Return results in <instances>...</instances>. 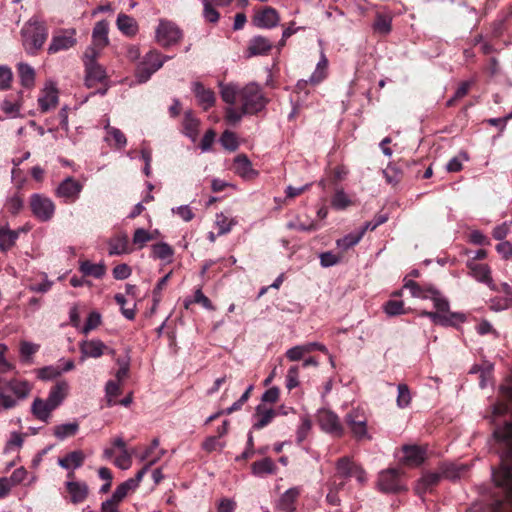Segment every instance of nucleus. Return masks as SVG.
I'll use <instances>...</instances> for the list:
<instances>
[{"instance_id":"21","label":"nucleus","mask_w":512,"mask_h":512,"mask_svg":"<svg viewBox=\"0 0 512 512\" xmlns=\"http://www.w3.org/2000/svg\"><path fill=\"white\" fill-rule=\"evenodd\" d=\"M404 462L409 466H419L425 460V450L416 445H405L403 447Z\"/></svg>"},{"instance_id":"3","label":"nucleus","mask_w":512,"mask_h":512,"mask_svg":"<svg viewBox=\"0 0 512 512\" xmlns=\"http://www.w3.org/2000/svg\"><path fill=\"white\" fill-rule=\"evenodd\" d=\"M21 36L26 52L35 55L48 38V28L44 23L31 19L22 28Z\"/></svg>"},{"instance_id":"9","label":"nucleus","mask_w":512,"mask_h":512,"mask_svg":"<svg viewBox=\"0 0 512 512\" xmlns=\"http://www.w3.org/2000/svg\"><path fill=\"white\" fill-rule=\"evenodd\" d=\"M159 460V457L151 460L149 464H146L142 469H140L135 477L129 478L128 480L121 483L112 494L113 500L121 502L130 492H133L137 489L140 482L142 481L144 475L149 470V468L154 465Z\"/></svg>"},{"instance_id":"60","label":"nucleus","mask_w":512,"mask_h":512,"mask_svg":"<svg viewBox=\"0 0 512 512\" xmlns=\"http://www.w3.org/2000/svg\"><path fill=\"white\" fill-rule=\"evenodd\" d=\"M132 273V269L126 263L119 264L113 268V277L117 280L127 279Z\"/></svg>"},{"instance_id":"6","label":"nucleus","mask_w":512,"mask_h":512,"mask_svg":"<svg viewBox=\"0 0 512 512\" xmlns=\"http://www.w3.org/2000/svg\"><path fill=\"white\" fill-rule=\"evenodd\" d=\"M96 51L89 48L85 52V84L88 88H94L97 84H104L107 75L105 69L96 62Z\"/></svg>"},{"instance_id":"44","label":"nucleus","mask_w":512,"mask_h":512,"mask_svg":"<svg viewBox=\"0 0 512 512\" xmlns=\"http://www.w3.org/2000/svg\"><path fill=\"white\" fill-rule=\"evenodd\" d=\"M153 240V234L144 228H137L133 234L132 243L136 249H142L148 242Z\"/></svg>"},{"instance_id":"18","label":"nucleus","mask_w":512,"mask_h":512,"mask_svg":"<svg viewBox=\"0 0 512 512\" xmlns=\"http://www.w3.org/2000/svg\"><path fill=\"white\" fill-rule=\"evenodd\" d=\"M468 469V465L463 463L443 462L439 465L442 477L453 481L466 475Z\"/></svg>"},{"instance_id":"1","label":"nucleus","mask_w":512,"mask_h":512,"mask_svg":"<svg viewBox=\"0 0 512 512\" xmlns=\"http://www.w3.org/2000/svg\"><path fill=\"white\" fill-rule=\"evenodd\" d=\"M493 436L500 464L492 470L494 488L487 508L489 512H512V423L496 428Z\"/></svg>"},{"instance_id":"33","label":"nucleus","mask_w":512,"mask_h":512,"mask_svg":"<svg viewBox=\"0 0 512 512\" xmlns=\"http://www.w3.org/2000/svg\"><path fill=\"white\" fill-rule=\"evenodd\" d=\"M199 124H200V121L199 119H197L193 112L192 111H187L185 112L184 114V119H183V129H184V133L192 138L193 140L197 137L198 135V127H199Z\"/></svg>"},{"instance_id":"47","label":"nucleus","mask_w":512,"mask_h":512,"mask_svg":"<svg viewBox=\"0 0 512 512\" xmlns=\"http://www.w3.org/2000/svg\"><path fill=\"white\" fill-rule=\"evenodd\" d=\"M8 388L20 399L27 397L30 387L27 382L13 380L8 383Z\"/></svg>"},{"instance_id":"32","label":"nucleus","mask_w":512,"mask_h":512,"mask_svg":"<svg viewBox=\"0 0 512 512\" xmlns=\"http://www.w3.org/2000/svg\"><path fill=\"white\" fill-rule=\"evenodd\" d=\"M468 267L471 270V273L475 279L478 281L490 284L492 282V278L490 275V269L486 264H479L475 262H469Z\"/></svg>"},{"instance_id":"59","label":"nucleus","mask_w":512,"mask_h":512,"mask_svg":"<svg viewBox=\"0 0 512 512\" xmlns=\"http://www.w3.org/2000/svg\"><path fill=\"white\" fill-rule=\"evenodd\" d=\"M21 104L17 101L14 102L9 98H6L1 103V109L3 112H5L7 115L17 116L19 110H20Z\"/></svg>"},{"instance_id":"17","label":"nucleus","mask_w":512,"mask_h":512,"mask_svg":"<svg viewBox=\"0 0 512 512\" xmlns=\"http://www.w3.org/2000/svg\"><path fill=\"white\" fill-rule=\"evenodd\" d=\"M133 248L129 245V238L126 233H119L112 236L108 241V253L110 256L129 254Z\"/></svg>"},{"instance_id":"51","label":"nucleus","mask_w":512,"mask_h":512,"mask_svg":"<svg viewBox=\"0 0 512 512\" xmlns=\"http://www.w3.org/2000/svg\"><path fill=\"white\" fill-rule=\"evenodd\" d=\"M221 144L229 151H235L238 148L236 134L232 131L225 130L220 138Z\"/></svg>"},{"instance_id":"42","label":"nucleus","mask_w":512,"mask_h":512,"mask_svg":"<svg viewBox=\"0 0 512 512\" xmlns=\"http://www.w3.org/2000/svg\"><path fill=\"white\" fill-rule=\"evenodd\" d=\"M173 254V248L165 242H160L152 246L151 256L155 259L166 260L172 257Z\"/></svg>"},{"instance_id":"40","label":"nucleus","mask_w":512,"mask_h":512,"mask_svg":"<svg viewBox=\"0 0 512 512\" xmlns=\"http://www.w3.org/2000/svg\"><path fill=\"white\" fill-rule=\"evenodd\" d=\"M167 59H169V57L163 56L160 52L153 50L146 54L143 62L152 68V71L156 72L163 66Z\"/></svg>"},{"instance_id":"43","label":"nucleus","mask_w":512,"mask_h":512,"mask_svg":"<svg viewBox=\"0 0 512 512\" xmlns=\"http://www.w3.org/2000/svg\"><path fill=\"white\" fill-rule=\"evenodd\" d=\"M39 107L42 112H47L50 108L55 107L58 103V95L56 89L48 90L45 96L38 99Z\"/></svg>"},{"instance_id":"20","label":"nucleus","mask_w":512,"mask_h":512,"mask_svg":"<svg viewBox=\"0 0 512 512\" xmlns=\"http://www.w3.org/2000/svg\"><path fill=\"white\" fill-rule=\"evenodd\" d=\"M69 385L66 381H58L49 391L46 399L50 406L56 409L61 405L68 394Z\"/></svg>"},{"instance_id":"41","label":"nucleus","mask_w":512,"mask_h":512,"mask_svg":"<svg viewBox=\"0 0 512 512\" xmlns=\"http://www.w3.org/2000/svg\"><path fill=\"white\" fill-rule=\"evenodd\" d=\"M240 90L235 84L222 85L220 91L221 98L225 103L233 105L236 102V98H240Z\"/></svg>"},{"instance_id":"46","label":"nucleus","mask_w":512,"mask_h":512,"mask_svg":"<svg viewBox=\"0 0 512 512\" xmlns=\"http://www.w3.org/2000/svg\"><path fill=\"white\" fill-rule=\"evenodd\" d=\"M108 26L104 21L97 22L93 29V39L94 41L100 45L105 46L108 43Z\"/></svg>"},{"instance_id":"39","label":"nucleus","mask_w":512,"mask_h":512,"mask_svg":"<svg viewBox=\"0 0 512 512\" xmlns=\"http://www.w3.org/2000/svg\"><path fill=\"white\" fill-rule=\"evenodd\" d=\"M351 205H353V201L344 192V190L337 189L331 198V206L335 210H344Z\"/></svg>"},{"instance_id":"27","label":"nucleus","mask_w":512,"mask_h":512,"mask_svg":"<svg viewBox=\"0 0 512 512\" xmlns=\"http://www.w3.org/2000/svg\"><path fill=\"white\" fill-rule=\"evenodd\" d=\"M85 454L81 450H75L66 454L65 457L58 459V464L64 469H77L83 465Z\"/></svg>"},{"instance_id":"4","label":"nucleus","mask_w":512,"mask_h":512,"mask_svg":"<svg viewBox=\"0 0 512 512\" xmlns=\"http://www.w3.org/2000/svg\"><path fill=\"white\" fill-rule=\"evenodd\" d=\"M241 110L244 114H256L267 104L261 88L257 84H248L240 90Z\"/></svg>"},{"instance_id":"13","label":"nucleus","mask_w":512,"mask_h":512,"mask_svg":"<svg viewBox=\"0 0 512 512\" xmlns=\"http://www.w3.org/2000/svg\"><path fill=\"white\" fill-rule=\"evenodd\" d=\"M82 184L73 177H67L57 188V196L63 198L65 203L75 202L82 191Z\"/></svg>"},{"instance_id":"56","label":"nucleus","mask_w":512,"mask_h":512,"mask_svg":"<svg viewBox=\"0 0 512 512\" xmlns=\"http://www.w3.org/2000/svg\"><path fill=\"white\" fill-rule=\"evenodd\" d=\"M411 395L409 388L406 384L398 385V396H397V405L400 408H405L410 404Z\"/></svg>"},{"instance_id":"48","label":"nucleus","mask_w":512,"mask_h":512,"mask_svg":"<svg viewBox=\"0 0 512 512\" xmlns=\"http://www.w3.org/2000/svg\"><path fill=\"white\" fill-rule=\"evenodd\" d=\"M363 236V232L358 234H348L344 236L341 239H338L336 241V245L338 248H341L342 250L346 251L349 248L355 246L358 244Z\"/></svg>"},{"instance_id":"7","label":"nucleus","mask_w":512,"mask_h":512,"mask_svg":"<svg viewBox=\"0 0 512 512\" xmlns=\"http://www.w3.org/2000/svg\"><path fill=\"white\" fill-rule=\"evenodd\" d=\"M182 38V31L179 27L166 20H161L156 29L157 42L163 47H169L180 41Z\"/></svg>"},{"instance_id":"53","label":"nucleus","mask_w":512,"mask_h":512,"mask_svg":"<svg viewBox=\"0 0 512 512\" xmlns=\"http://www.w3.org/2000/svg\"><path fill=\"white\" fill-rule=\"evenodd\" d=\"M204 6L203 15L206 21L216 23L219 20L220 14L215 9L210 0H201Z\"/></svg>"},{"instance_id":"62","label":"nucleus","mask_w":512,"mask_h":512,"mask_svg":"<svg viewBox=\"0 0 512 512\" xmlns=\"http://www.w3.org/2000/svg\"><path fill=\"white\" fill-rule=\"evenodd\" d=\"M61 374V370L53 366H47L39 369L38 377L42 380H52Z\"/></svg>"},{"instance_id":"5","label":"nucleus","mask_w":512,"mask_h":512,"mask_svg":"<svg viewBox=\"0 0 512 512\" xmlns=\"http://www.w3.org/2000/svg\"><path fill=\"white\" fill-rule=\"evenodd\" d=\"M345 423L356 441L371 440L372 437L367 430V416L363 409L357 407L350 410L345 416Z\"/></svg>"},{"instance_id":"52","label":"nucleus","mask_w":512,"mask_h":512,"mask_svg":"<svg viewBox=\"0 0 512 512\" xmlns=\"http://www.w3.org/2000/svg\"><path fill=\"white\" fill-rule=\"evenodd\" d=\"M384 311L389 315V316H396V315H401V314H405L406 311L404 309V303L403 301H399V300H389L385 303L384 305Z\"/></svg>"},{"instance_id":"14","label":"nucleus","mask_w":512,"mask_h":512,"mask_svg":"<svg viewBox=\"0 0 512 512\" xmlns=\"http://www.w3.org/2000/svg\"><path fill=\"white\" fill-rule=\"evenodd\" d=\"M75 30H64L54 34L48 47L49 54L68 50L76 44Z\"/></svg>"},{"instance_id":"31","label":"nucleus","mask_w":512,"mask_h":512,"mask_svg":"<svg viewBox=\"0 0 512 512\" xmlns=\"http://www.w3.org/2000/svg\"><path fill=\"white\" fill-rule=\"evenodd\" d=\"M117 27L127 36H134L138 31L135 19L123 13H120L117 17Z\"/></svg>"},{"instance_id":"10","label":"nucleus","mask_w":512,"mask_h":512,"mask_svg":"<svg viewBox=\"0 0 512 512\" xmlns=\"http://www.w3.org/2000/svg\"><path fill=\"white\" fill-rule=\"evenodd\" d=\"M378 487L384 493H398L407 490L402 484L400 471L395 468L382 471L379 474Z\"/></svg>"},{"instance_id":"12","label":"nucleus","mask_w":512,"mask_h":512,"mask_svg":"<svg viewBox=\"0 0 512 512\" xmlns=\"http://www.w3.org/2000/svg\"><path fill=\"white\" fill-rule=\"evenodd\" d=\"M79 349L81 352V360L86 358H99L105 353H109L111 355L115 354L113 349H109L101 340L92 339L85 340L79 344Z\"/></svg>"},{"instance_id":"45","label":"nucleus","mask_w":512,"mask_h":512,"mask_svg":"<svg viewBox=\"0 0 512 512\" xmlns=\"http://www.w3.org/2000/svg\"><path fill=\"white\" fill-rule=\"evenodd\" d=\"M328 66V60L325 55H322L321 60L317 64L316 70L309 78V83L312 85H317L322 82L326 78V69Z\"/></svg>"},{"instance_id":"49","label":"nucleus","mask_w":512,"mask_h":512,"mask_svg":"<svg viewBox=\"0 0 512 512\" xmlns=\"http://www.w3.org/2000/svg\"><path fill=\"white\" fill-rule=\"evenodd\" d=\"M342 257V254H335L331 251L323 252L319 255L320 265L324 268L335 266L341 262Z\"/></svg>"},{"instance_id":"57","label":"nucleus","mask_w":512,"mask_h":512,"mask_svg":"<svg viewBox=\"0 0 512 512\" xmlns=\"http://www.w3.org/2000/svg\"><path fill=\"white\" fill-rule=\"evenodd\" d=\"M107 133H108V136L114 140L115 145L118 148H122L126 145L127 140H126L124 133L121 130H119L115 127H108Z\"/></svg>"},{"instance_id":"64","label":"nucleus","mask_w":512,"mask_h":512,"mask_svg":"<svg viewBox=\"0 0 512 512\" xmlns=\"http://www.w3.org/2000/svg\"><path fill=\"white\" fill-rule=\"evenodd\" d=\"M223 446L224 445L218 441V437L216 436H210L202 443V448L208 453L221 450Z\"/></svg>"},{"instance_id":"26","label":"nucleus","mask_w":512,"mask_h":512,"mask_svg":"<svg viewBox=\"0 0 512 512\" xmlns=\"http://www.w3.org/2000/svg\"><path fill=\"white\" fill-rule=\"evenodd\" d=\"M277 466L269 457H265L259 461H255L251 465V472L254 476L263 477L265 475L275 474Z\"/></svg>"},{"instance_id":"61","label":"nucleus","mask_w":512,"mask_h":512,"mask_svg":"<svg viewBox=\"0 0 512 512\" xmlns=\"http://www.w3.org/2000/svg\"><path fill=\"white\" fill-rule=\"evenodd\" d=\"M243 115L245 114L242 113L241 107L239 109L227 107L225 111L226 121L231 125L239 123Z\"/></svg>"},{"instance_id":"8","label":"nucleus","mask_w":512,"mask_h":512,"mask_svg":"<svg viewBox=\"0 0 512 512\" xmlns=\"http://www.w3.org/2000/svg\"><path fill=\"white\" fill-rule=\"evenodd\" d=\"M30 208L33 215L42 222L49 221L55 213L53 201L40 194H33L30 197Z\"/></svg>"},{"instance_id":"29","label":"nucleus","mask_w":512,"mask_h":512,"mask_svg":"<svg viewBox=\"0 0 512 512\" xmlns=\"http://www.w3.org/2000/svg\"><path fill=\"white\" fill-rule=\"evenodd\" d=\"M300 495L297 488L288 489L279 500V509L283 512H295V503Z\"/></svg>"},{"instance_id":"11","label":"nucleus","mask_w":512,"mask_h":512,"mask_svg":"<svg viewBox=\"0 0 512 512\" xmlns=\"http://www.w3.org/2000/svg\"><path fill=\"white\" fill-rule=\"evenodd\" d=\"M317 420L323 431L339 438L344 435L345 429L334 412L322 409L317 414Z\"/></svg>"},{"instance_id":"36","label":"nucleus","mask_w":512,"mask_h":512,"mask_svg":"<svg viewBox=\"0 0 512 512\" xmlns=\"http://www.w3.org/2000/svg\"><path fill=\"white\" fill-rule=\"evenodd\" d=\"M18 238V233L16 231H12L8 228L0 226V250L7 251L9 250L16 242Z\"/></svg>"},{"instance_id":"38","label":"nucleus","mask_w":512,"mask_h":512,"mask_svg":"<svg viewBox=\"0 0 512 512\" xmlns=\"http://www.w3.org/2000/svg\"><path fill=\"white\" fill-rule=\"evenodd\" d=\"M80 271L85 276H93L96 279L101 278L106 271V268L103 264H94L90 261H83L80 265Z\"/></svg>"},{"instance_id":"35","label":"nucleus","mask_w":512,"mask_h":512,"mask_svg":"<svg viewBox=\"0 0 512 512\" xmlns=\"http://www.w3.org/2000/svg\"><path fill=\"white\" fill-rule=\"evenodd\" d=\"M234 172L242 177H247L253 171L250 160L245 154H239L235 157L233 163Z\"/></svg>"},{"instance_id":"54","label":"nucleus","mask_w":512,"mask_h":512,"mask_svg":"<svg viewBox=\"0 0 512 512\" xmlns=\"http://www.w3.org/2000/svg\"><path fill=\"white\" fill-rule=\"evenodd\" d=\"M105 390H106V396L108 398V406L115 405L116 402L113 399L118 397L121 394L120 385L116 381L109 380L106 383Z\"/></svg>"},{"instance_id":"23","label":"nucleus","mask_w":512,"mask_h":512,"mask_svg":"<svg viewBox=\"0 0 512 512\" xmlns=\"http://www.w3.org/2000/svg\"><path fill=\"white\" fill-rule=\"evenodd\" d=\"M276 415V410L271 408L268 409L262 404L258 405L254 414L256 421L253 424V428L260 430L266 427L272 422Z\"/></svg>"},{"instance_id":"55","label":"nucleus","mask_w":512,"mask_h":512,"mask_svg":"<svg viewBox=\"0 0 512 512\" xmlns=\"http://www.w3.org/2000/svg\"><path fill=\"white\" fill-rule=\"evenodd\" d=\"M299 365H292L286 375V388L291 391L299 385Z\"/></svg>"},{"instance_id":"30","label":"nucleus","mask_w":512,"mask_h":512,"mask_svg":"<svg viewBox=\"0 0 512 512\" xmlns=\"http://www.w3.org/2000/svg\"><path fill=\"white\" fill-rule=\"evenodd\" d=\"M357 464H355L349 457H341L336 462L335 478L346 479L353 477V472Z\"/></svg>"},{"instance_id":"22","label":"nucleus","mask_w":512,"mask_h":512,"mask_svg":"<svg viewBox=\"0 0 512 512\" xmlns=\"http://www.w3.org/2000/svg\"><path fill=\"white\" fill-rule=\"evenodd\" d=\"M193 92L198 99L199 105L208 110L215 103V94L211 89H206L200 82L194 83Z\"/></svg>"},{"instance_id":"37","label":"nucleus","mask_w":512,"mask_h":512,"mask_svg":"<svg viewBox=\"0 0 512 512\" xmlns=\"http://www.w3.org/2000/svg\"><path fill=\"white\" fill-rule=\"evenodd\" d=\"M18 73L21 79V84L25 88H31L34 85L35 80V72L34 69L25 63H20L18 65Z\"/></svg>"},{"instance_id":"58","label":"nucleus","mask_w":512,"mask_h":512,"mask_svg":"<svg viewBox=\"0 0 512 512\" xmlns=\"http://www.w3.org/2000/svg\"><path fill=\"white\" fill-rule=\"evenodd\" d=\"M40 346L27 341L20 343V355L24 360H28L33 354L39 350Z\"/></svg>"},{"instance_id":"19","label":"nucleus","mask_w":512,"mask_h":512,"mask_svg":"<svg viewBox=\"0 0 512 512\" xmlns=\"http://www.w3.org/2000/svg\"><path fill=\"white\" fill-rule=\"evenodd\" d=\"M272 42L263 36H255L249 41L247 48L248 57L267 55L272 49Z\"/></svg>"},{"instance_id":"34","label":"nucleus","mask_w":512,"mask_h":512,"mask_svg":"<svg viewBox=\"0 0 512 512\" xmlns=\"http://www.w3.org/2000/svg\"><path fill=\"white\" fill-rule=\"evenodd\" d=\"M78 430L79 424L75 421L72 423L56 425L53 428V435L60 440H64L67 437L76 435Z\"/></svg>"},{"instance_id":"63","label":"nucleus","mask_w":512,"mask_h":512,"mask_svg":"<svg viewBox=\"0 0 512 512\" xmlns=\"http://www.w3.org/2000/svg\"><path fill=\"white\" fill-rule=\"evenodd\" d=\"M101 323V316L97 312H91L87 317L86 323L83 327V332L88 333L89 331L95 329Z\"/></svg>"},{"instance_id":"2","label":"nucleus","mask_w":512,"mask_h":512,"mask_svg":"<svg viewBox=\"0 0 512 512\" xmlns=\"http://www.w3.org/2000/svg\"><path fill=\"white\" fill-rule=\"evenodd\" d=\"M404 287L410 290L413 297L433 301L436 311L423 310L420 315L429 318L434 324L457 327L460 323L465 322L466 316L463 313L451 312L448 299L433 284L408 280Z\"/></svg>"},{"instance_id":"50","label":"nucleus","mask_w":512,"mask_h":512,"mask_svg":"<svg viewBox=\"0 0 512 512\" xmlns=\"http://www.w3.org/2000/svg\"><path fill=\"white\" fill-rule=\"evenodd\" d=\"M373 28L378 33L383 35L388 34L391 31V18L378 14L373 24Z\"/></svg>"},{"instance_id":"25","label":"nucleus","mask_w":512,"mask_h":512,"mask_svg":"<svg viewBox=\"0 0 512 512\" xmlns=\"http://www.w3.org/2000/svg\"><path fill=\"white\" fill-rule=\"evenodd\" d=\"M407 166V161H399L395 164H389L383 171L386 182L391 185L398 184L403 178V168Z\"/></svg>"},{"instance_id":"28","label":"nucleus","mask_w":512,"mask_h":512,"mask_svg":"<svg viewBox=\"0 0 512 512\" xmlns=\"http://www.w3.org/2000/svg\"><path fill=\"white\" fill-rule=\"evenodd\" d=\"M55 410L50 406L47 400L36 398L31 406L32 414L43 422H48L51 412Z\"/></svg>"},{"instance_id":"24","label":"nucleus","mask_w":512,"mask_h":512,"mask_svg":"<svg viewBox=\"0 0 512 512\" xmlns=\"http://www.w3.org/2000/svg\"><path fill=\"white\" fill-rule=\"evenodd\" d=\"M442 475L441 472H429L422 476V478L417 482L415 486V492L418 495L425 494L427 491H431L433 487L438 485L441 480Z\"/></svg>"},{"instance_id":"16","label":"nucleus","mask_w":512,"mask_h":512,"mask_svg":"<svg viewBox=\"0 0 512 512\" xmlns=\"http://www.w3.org/2000/svg\"><path fill=\"white\" fill-rule=\"evenodd\" d=\"M65 488L68 494L67 499L73 504L83 503L89 495V488L85 482L67 481Z\"/></svg>"},{"instance_id":"15","label":"nucleus","mask_w":512,"mask_h":512,"mask_svg":"<svg viewBox=\"0 0 512 512\" xmlns=\"http://www.w3.org/2000/svg\"><path fill=\"white\" fill-rule=\"evenodd\" d=\"M280 20L277 10L267 6L257 11L253 17V23L259 28H273L278 25Z\"/></svg>"}]
</instances>
